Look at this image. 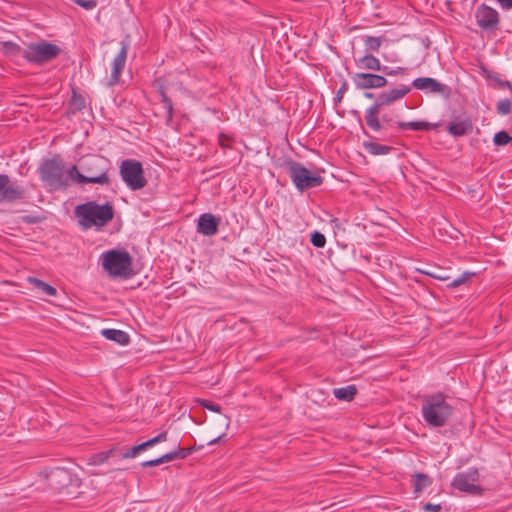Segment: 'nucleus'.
<instances>
[{"mask_svg":"<svg viewBox=\"0 0 512 512\" xmlns=\"http://www.w3.org/2000/svg\"><path fill=\"white\" fill-rule=\"evenodd\" d=\"M111 168L107 158L91 154L80 158L77 164L69 168L71 180L74 183L109 185L108 172Z\"/></svg>","mask_w":512,"mask_h":512,"instance_id":"1","label":"nucleus"},{"mask_svg":"<svg viewBox=\"0 0 512 512\" xmlns=\"http://www.w3.org/2000/svg\"><path fill=\"white\" fill-rule=\"evenodd\" d=\"M421 402L422 418L429 427L447 425L455 413L452 398L443 392L423 395Z\"/></svg>","mask_w":512,"mask_h":512,"instance_id":"2","label":"nucleus"},{"mask_svg":"<svg viewBox=\"0 0 512 512\" xmlns=\"http://www.w3.org/2000/svg\"><path fill=\"white\" fill-rule=\"evenodd\" d=\"M74 213L84 230L93 226L101 228L114 218V209L109 202L98 204L96 201H88L77 205Z\"/></svg>","mask_w":512,"mask_h":512,"instance_id":"3","label":"nucleus"},{"mask_svg":"<svg viewBox=\"0 0 512 512\" xmlns=\"http://www.w3.org/2000/svg\"><path fill=\"white\" fill-rule=\"evenodd\" d=\"M39 175L53 190H64L72 181L69 169L65 170L64 162L59 155L44 160L39 167Z\"/></svg>","mask_w":512,"mask_h":512,"instance_id":"4","label":"nucleus"},{"mask_svg":"<svg viewBox=\"0 0 512 512\" xmlns=\"http://www.w3.org/2000/svg\"><path fill=\"white\" fill-rule=\"evenodd\" d=\"M411 86L401 84L397 88H392L389 90L382 91L376 98L373 105H371L365 111V122L366 125H370L371 127L379 128V123L377 120V114L381 112V109L386 106H390L396 101L403 99L407 94L411 92Z\"/></svg>","mask_w":512,"mask_h":512,"instance_id":"5","label":"nucleus"},{"mask_svg":"<svg viewBox=\"0 0 512 512\" xmlns=\"http://www.w3.org/2000/svg\"><path fill=\"white\" fill-rule=\"evenodd\" d=\"M102 267L112 277L129 279L134 275L132 257L127 251L109 250L101 255Z\"/></svg>","mask_w":512,"mask_h":512,"instance_id":"6","label":"nucleus"},{"mask_svg":"<svg viewBox=\"0 0 512 512\" xmlns=\"http://www.w3.org/2000/svg\"><path fill=\"white\" fill-rule=\"evenodd\" d=\"M286 168L292 183L300 192L319 187L323 184L324 178L319 173L312 172L300 162L288 160Z\"/></svg>","mask_w":512,"mask_h":512,"instance_id":"7","label":"nucleus"},{"mask_svg":"<svg viewBox=\"0 0 512 512\" xmlns=\"http://www.w3.org/2000/svg\"><path fill=\"white\" fill-rule=\"evenodd\" d=\"M119 172L123 182L133 191L140 190L147 185L142 163L138 160H123Z\"/></svg>","mask_w":512,"mask_h":512,"instance_id":"8","label":"nucleus"},{"mask_svg":"<svg viewBox=\"0 0 512 512\" xmlns=\"http://www.w3.org/2000/svg\"><path fill=\"white\" fill-rule=\"evenodd\" d=\"M60 51L56 44L42 40L28 45L23 52V57L30 63L42 65L55 59Z\"/></svg>","mask_w":512,"mask_h":512,"instance_id":"9","label":"nucleus"},{"mask_svg":"<svg viewBox=\"0 0 512 512\" xmlns=\"http://www.w3.org/2000/svg\"><path fill=\"white\" fill-rule=\"evenodd\" d=\"M479 480V471L477 468H469L466 472L458 473L452 481V486L462 492L468 494H480L481 487L475 482Z\"/></svg>","mask_w":512,"mask_h":512,"instance_id":"10","label":"nucleus"},{"mask_svg":"<svg viewBox=\"0 0 512 512\" xmlns=\"http://www.w3.org/2000/svg\"><path fill=\"white\" fill-rule=\"evenodd\" d=\"M475 19L477 25L484 31L493 32L499 29L500 16L498 11L484 3L476 8Z\"/></svg>","mask_w":512,"mask_h":512,"instance_id":"11","label":"nucleus"},{"mask_svg":"<svg viewBox=\"0 0 512 512\" xmlns=\"http://www.w3.org/2000/svg\"><path fill=\"white\" fill-rule=\"evenodd\" d=\"M25 194L23 186L11 181L7 174L0 173V201L12 203L24 199Z\"/></svg>","mask_w":512,"mask_h":512,"instance_id":"12","label":"nucleus"},{"mask_svg":"<svg viewBox=\"0 0 512 512\" xmlns=\"http://www.w3.org/2000/svg\"><path fill=\"white\" fill-rule=\"evenodd\" d=\"M411 87L429 93L439 94L445 98L451 95V88L431 77H419L412 81Z\"/></svg>","mask_w":512,"mask_h":512,"instance_id":"13","label":"nucleus"},{"mask_svg":"<svg viewBox=\"0 0 512 512\" xmlns=\"http://www.w3.org/2000/svg\"><path fill=\"white\" fill-rule=\"evenodd\" d=\"M353 82L359 89L383 88L388 84V80L383 75L373 73H356L353 76Z\"/></svg>","mask_w":512,"mask_h":512,"instance_id":"14","label":"nucleus"},{"mask_svg":"<svg viewBox=\"0 0 512 512\" xmlns=\"http://www.w3.org/2000/svg\"><path fill=\"white\" fill-rule=\"evenodd\" d=\"M129 43L126 40L121 41V49L112 62V71L108 84L114 86L119 83L120 75L125 68Z\"/></svg>","mask_w":512,"mask_h":512,"instance_id":"15","label":"nucleus"},{"mask_svg":"<svg viewBox=\"0 0 512 512\" xmlns=\"http://www.w3.org/2000/svg\"><path fill=\"white\" fill-rule=\"evenodd\" d=\"M221 219L211 213L201 214L197 221V232L204 236H214L218 233Z\"/></svg>","mask_w":512,"mask_h":512,"instance_id":"16","label":"nucleus"},{"mask_svg":"<svg viewBox=\"0 0 512 512\" xmlns=\"http://www.w3.org/2000/svg\"><path fill=\"white\" fill-rule=\"evenodd\" d=\"M377 120L379 123V128L371 127L370 125H367V127L372 132H378L381 133V136H374L373 138L375 140H381V141H391L394 137L393 134L389 133V129L391 127L392 117L388 114H382L380 116V112L377 114Z\"/></svg>","mask_w":512,"mask_h":512,"instance_id":"17","label":"nucleus"},{"mask_svg":"<svg viewBox=\"0 0 512 512\" xmlns=\"http://www.w3.org/2000/svg\"><path fill=\"white\" fill-rule=\"evenodd\" d=\"M48 480L50 485L56 488L67 486L71 481V475L68 470L60 467H56L48 474Z\"/></svg>","mask_w":512,"mask_h":512,"instance_id":"18","label":"nucleus"},{"mask_svg":"<svg viewBox=\"0 0 512 512\" xmlns=\"http://www.w3.org/2000/svg\"><path fill=\"white\" fill-rule=\"evenodd\" d=\"M473 131V123L470 119L459 122H451L447 127V132L454 137H461L470 134Z\"/></svg>","mask_w":512,"mask_h":512,"instance_id":"19","label":"nucleus"},{"mask_svg":"<svg viewBox=\"0 0 512 512\" xmlns=\"http://www.w3.org/2000/svg\"><path fill=\"white\" fill-rule=\"evenodd\" d=\"M102 336L106 339L116 342L119 345H127L130 343V336L123 330L118 329H103Z\"/></svg>","mask_w":512,"mask_h":512,"instance_id":"20","label":"nucleus"},{"mask_svg":"<svg viewBox=\"0 0 512 512\" xmlns=\"http://www.w3.org/2000/svg\"><path fill=\"white\" fill-rule=\"evenodd\" d=\"M362 146L368 154L373 156L386 155L394 150L392 146L383 145L376 141H364Z\"/></svg>","mask_w":512,"mask_h":512,"instance_id":"21","label":"nucleus"},{"mask_svg":"<svg viewBox=\"0 0 512 512\" xmlns=\"http://www.w3.org/2000/svg\"><path fill=\"white\" fill-rule=\"evenodd\" d=\"M356 64L361 69L381 71L380 60L372 54H366L356 60Z\"/></svg>","mask_w":512,"mask_h":512,"instance_id":"22","label":"nucleus"},{"mask_svg":"<svg viewBox=\"0 0 512 512\" xmlns=\"http://www.w3.org/2000/svg\"><path fill=\"white\" fill-rule=\"evenodd\" d=\"M156 83H157V87H158V93L161 98V103L164 105V108L167 113V116H166L167 122H170V121H172L173 112H174L172 100L168 97V95L166 93L165 85L159 81H156Z\"/></svg>","mask_w":512,"mask_h":512,"instance_id":"23","label":"nucleus"},{"mask_svg":"<svg viewBox=\"0 0 512 512\" xmlns=\"http://www.w3.org/2000/svg\"><path fill=\"white\" fill-rule=\"evenodd\" d=\"M400 130L429 131L436 127L435 124L426 121L397 122Z\"/></svg>","mask_w":512,"mask_h":512,"instance_id":"24","label":"nucleus"},{"mask_svg":"<svg viewBox=\"0 0 512 512\" xmlns=\"http://www.w3.org/2000/svg\"><path fill=\"white\" fill-rule=\"evenodd\" d=\"M333 394L338 400L349 402L357 394V388L355 385H347L346 387L335 388Z\"/></svg>","mask_w":512,"mask_h":512,"instance_id":"25","label":"nucleus"},{"mask_svg":"<svg viewBox=\"0 0 512 512\" xmlns=\"http://www.w3.org/2000/svg\"><path fill=\"white\" fill-rule=\"evenodd\" d=\"M200 404L210 411L219 413L220 415L217 417V422L221 424L225 430L228 428L230 419L227 415L221 414V407L219 405L207 400H201Z\"/></svg>","mask_w":512,"mask_h":512,"instance_id":"26","label":"nucleus"},{"mask_svg":"<svg viewBox=\"0 0 512 512\" xmlns=\"http://www.w3.org/2000/svg\"><path fill=\"white\" fill-rule=\"evenodd\" d=\"M85 98L73 90L72 97L68 103V114H76L85 108Z\"/></svg>","mask_w":512,"mask_h":512,"instance_id":"27","label":"nucleus"},{"mask_svg":"<svg viewBox=\"0 0 512 512\" xmlns=\"http://www.w3.org/2000/svg\"><path fill=\"white\" fill-rule=\"evenodd\" d=\"M432 484V478L427 474L416 473L413 477L414 493L419 494Z\"/></svg>","mask_w":512,"mask_h":512,"instance_id":"28","label":"nucleus"},{"mask_svg":"<svg viewBox=\"0 0 512 512\" xmlns=\"http://www.w3.org/2000/svg\"><path fill=\"white\" fill-rule=\"evenodd\" d=\"M28 282L33 285V287L37 290H39L40 292L46 294V295H49V296H56L57 295V290L56 288H54L53 286H51L50 284L36 278V277H29L28 279Z\"/></svg>","mask_w":512,"mask_h":512,"instance_id":"29","label":"nucleus"},{"mask_svg":"<svg viewBox=\"0 0 512 512\" xmlns=\"http://www.w3.org/2000/svg\"><path fill=\"white\" fill-rule=\"evenodd\" d=\"M363 40H364L365 48L368 51L377 52L380 49L381 44H382L381 37L365 36Z\"/></svg>","mask_w":512,"mask_h":512,"instance_id":"30","label":"nucleus"},{"mask_svg":"<svg viewBox=\"0 0 512 512\" xmlns=\"http://www.w3.org/2000/svg\"><path fill=\"white\" fill-rule=\"evenodd\" d=\"M473 276H475L474 272L465 271L459 277L453 279L451 282L447 284L448 288H456L463 284H466Z\"/></svg>","mask_w":512,"mask_h":512,"instance_id":"31","label":"nucleus"},{"mask_svg":"<svg viewBox=\"0 0 512 512\" xmlns=\"http://www.w3.org/2000/svg\"><path fill=\"white\" fill-rule=\"evenodd\" d=\"M147 448H150L147 441L135 445L131 448H129L126 452L123 453V458H134L136 457L140 452L146 450Z\"/></svg>","mask_w":512,"mask_h":512,"instance_id":"32","label":"nucleus"},{"mask_svg":"<svg viewBox=\"0 0 512 512\" xmlns=\"http://www.w3.org/2000/svg\"><path fill=\"white\" fill-rule=\"evenodd\" d=\"M493 142L496 146H505L512 143V136H510L505 130H502L494 135Z\"/></svg>","mask_w":512,"mask_h":512,"instance_id":"33","label":"nucleus"},{"mask_svg":"<svg viewBox=\"0 0 512 512\" xmlns=\"http://www.w3.org/2000/svg\"><path fill=\"white\" fill-rule=\"evenodd\" d=\"M381 72L386 76H406L409 74V68L408 67H397L396 69H392L388 66H383L381 69Z\"/></svg>","mask_w":512,"mask_h":512,"instance_id":"34","label":"nucleus"},{"mask_svg":"<svg viewBox=\"0 0 512 512\" xmlns=\"http://www.w3.org/2000/svg\"><path fill=\"white\" fill-rule=\"evenodd\" d=\"M112 451H104L100 453H96L92 455L89 459V464L92 465H102L109 459Z\"/></svg>","mask_w":512,"mask_h":512,"instance_id":"35","label":"nucleus"},{"mask_svg":"<svg viewBox=\"0 0 512 512\" xmlns=\"http://www.w3.org/2000/svg\"><path fill=\"white\" fill-rule=\"evenodd\" d=\"M497 113L500 115H508L512 110V103L509 99H502L497 103Z\"/></svg>","mask_w":512,"mask_h":512,"instance_id":"36","label":"nucleus"},{"mask_svg":"<svg viewBox=\"0 0 512 512\" xmlns=\"http://www.w3.org/2000/svg\"><path fill=\"white\" fill-rule=\"evenodd\" d=\"M310 241L317 248H323L326 244L325 236L318 231L311 234Z\"/></svg>","mask_w":512,"mask_h":512,"instance_id":"37","label":"nucleus"},{"mask_svg":"<svg viewBox=\"0 0 512 512\" xmlns=\"http://www.w3.org/2000/svg\"><path fill=\"white\" fill-rule=\"evenodd\" d=\"M488 78L494 80L500 88L512 89V82L500 79L497 73L488 75Z\"/></svg>","mask_w":512,"mask_h":512,"instance_id":"38","label":"nucleus"},{"mask_svg":"<svg viewBox=\"0 0 512 512\" xmlns=\"http://www.w3.org/2000/svg\"><path fill=\"white\" fill-rule=\"evenodd\" d=\"M425 274L434 279L442 280V281H447V280H450V278H451L448 274H446L445 272H443L440 269H436L434 271H428V272H425Z\"/></svg>","mask_w":512,"mask_h":512,"instance_id":"39","label":"nucleus"},{"mask_svg":"<svg viewBox=\"0 0 512 512\" xmlns=\"http://www.w3.org/2000/svg\"><path fill=\"white\" fill-rule=\"evenodd\" d=\"M73 3L81 6L82 8H84L85 10H92L94 9L97 4H98V1L97 0H71Z\"/></svg>","mask_w":512,"mask_h":512,"instance_id":"40","label":"nucleus"},{"mask_svg":"<svg viewBox=\"0 0 512 512\" xmlns=\"http://www.w3.org/2000/svg\"><path fill=\"white\" fill-rule=\"evenodd\" d=\"M232 141V137L229 135H226L225 133H220L218 135V144L223 149H229L231 148L229 142Z\"/></svg>","mask_w":512,"mask_h":512,"instance_id":"41","label":"nucleus"},{"mask_svg":"<svg viewBox=\"0 0 512 512\" xmlns=\"http://www.w3.org/2000/svg\"><path fill=\"white\" fill-rule=\"evenodd\" d=\"M167 437H168V432L167 431H163L161 432L159 435L147 440L148 444L150 447L158 444V443H161V442H164L167 440Z\"/></svg>","mask_w":512,"mask_h":512,"instance_id":"42","label":"nucleus"},{"mask_svg":"<svg viewBox=\"0 0 512 512\" xmlns=\"http://www.w3.org/2000/svg\"><path fill=\"white\" fill-rule=\"evenodd\" d=\"M21 221L26 224H37L42 221V217L38 215H24L21 217Z\"/></svg>","mask_w":512,"mask_h":512,"instance_id":"43","label":"nucleus"},{"mask_svg":"<svg viewBox=\"0 0 512 512\" xmlns=\"http://www.w3.org/2000/svg\"><path fill=\"white\" fill-rule=\"evenodd\" d=\"M5 52L8 54H15L20 51V47L13 42H5L4 43Z\"/></svg>","mask_w":512,"mask_h":512,"instance_id":"44","label":"nucleus"},{"mask_svg":"<svg viewBox=\"0 0 512 512\" xmlns=\"http://www.w3.org/2000/svg\"><path fill=\"white\" fill-rule=\"evenodd\" d=\"M347 89H348V84L346 81H344L336 93V96L334 98L335 102H340L343 99L344 94L347 91Z\"/></svg>","mask_w":512,"mask_h":512,"instance_id":"45","label":"nucleus"},{"mask_svg":"<svg viewBox=\"0 0 512 512\" xmlns=\"http://www.w3.org/2000/svg\"><path fill=\"white\" fill-rule=\"evenodd\" d=\"M422 510L425 512H440L442 507L440 504L426 503L422 506Z\"/></svg>","mask_w":512,"mask_h":512,"instance_id":"46","label":"nucleus"},{"mask_svg":"<svg viewBox=\"0 0 512 512\" xmlns=\"http://www.w3.org/2000/svg\"><path fill=\"white\" fill-rule=\"evenodd\" d=\"M176 452H177V455H178L177 456L178 459H185L187 456L192 454L193 449L192 448H181V447H178L176 449Z\"/></svg>","mask_w":512,"mask_h":512,"instance_id":"47","label":"nucleus"},{"mask_svg":"<svg viewBox=\"0 0 512 512\" xmlns=\"http://www.w3.org/2000/svg\"><path fill=\"white\" fill-rule=\"evenodd\" d=\"M177 456H178L177 452H176V450H174V451L168 452L160 457H161L162 463H167V462H171L175 459H178Z\"/></svg>","mask_w":512,"mask_h":512,"instance_id":"48","label":"nucleus"},{"mask_svg":"<svg viewBox=\"0 0 512 512\" xmlns=\"http://www.w3.org/2000/svg\"><path fill=\"white\" fill-rule=\"evenodd\" d=\"M160 464H163V463H162V460H161V457L156 458V459H153V460L145 461V462H143L141 465H142V467L146 468V467H154V466H158V465H160Z\"/></svg>","mask_w":512,"mask_h":512,"instance_id":"49","label":"nucleus"},{"mask_svg":"<svg viewBox=\"0 0 512 512\" xmlns=\"http://www.w3.org/2000/svg\"><path fill=\"white\" fill-rule=\"evenodd\" d=\"M500 7L504 10L512 9V0H496Z\"/></svg>","mask_w":512,"mask_h":512,"instance_id":"50","label":"nucleus"},{"mask_svg":"<svg viewBox=\"0 0 512 512\" xmlns=\"http://www.w3.org/2000/svg\"><path fill=\"white\" fill-rule=\"evenodd\" d=\"M224 435H225V432H222V433H221L220 435H218L217 437H215V438H213V439L209 440V441L207 442V444H208V445H213V444L218 443V441H219V440L222 438V436H224Z\"/></svg>","mask_w":512,"mask_h":512,"instance_id":"51","label":"nucleus"},{"mask_svg":"<svg viewBox=\"0 0 512 512\" xmlns=\"http://www.w3.org/2000/svg\"><path fill=\"white\" fill-rule=\"evenodd\" d=\"M331 222L334 224L335 227H338L339 226V219L338 218H333L331 220Z\"/></svg>","mask_w":512,"mask_h":512,"instance_id":"52","label":"nucleus"},{"mask_svg":"<svg viewBox=\"0 0 512 512\" xmlns=\"http://www.w3.org/2000/svg\"><path fill=\"white\" fill-rule=\"evenodd\" d=\"M364 96H365L366 98H369V99L374 98V94H373V93H370V92H366V93L364 94Z\"/></svg>","mask_w":512,"mask_h":512,"instance_id":"53","label":"nucleus"},{"mask_svg":"<svg viewBox=\"0 0 512 512\" xmlns=\"http://www.w3.org/2000/svg\"><path fill=\"white\" fill-rule=\"evenodd\" d=\"M401 512H409V511L404 510V511H401Z\"/></svg>","mask_w":512,"mask_h":512,"instance_id":"54","label":"nucleus"}]
</instances>
